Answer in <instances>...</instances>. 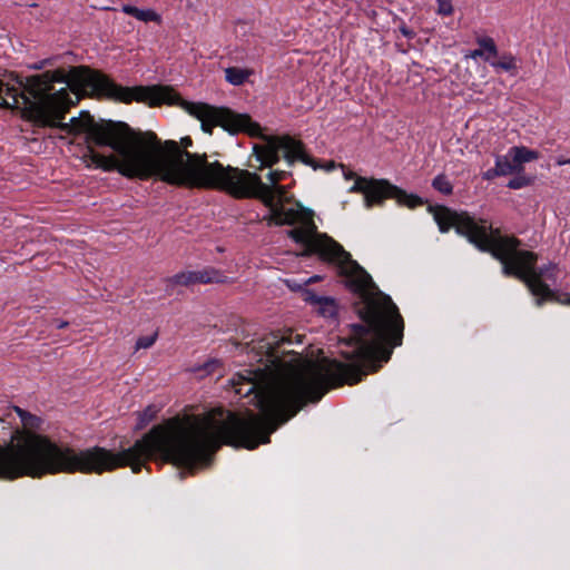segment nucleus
Masks as SVG:
<instances>
[{"label": "nucleus", "mask_w": 570, "mask_h": 570, "mask_svg": "<svg viewBox=\"0 0 570 570\" xmlns=\"http://www.w3.org/2000/svg\"><path fill=\"white\" fill-rule=\"evenodd\" d=\"M179 156L188 157L185 174L167 175L168 181L177 187L223 191L234 199L261 200L269 209L263 218L267 226H295L287 236L303 246L302 256L316 255L336 265L345 287L357 296L354 307L365 323L351 324L347 336L340 340V354L347 363L323 358L298 367L284 360L289 352L283 346L292 344L291 334L271 332L252 340L247 343L248 353L263 366L236 374L233 386L238 395L253 394L255 405L317 403L331 389L354 385L391 358L404 335V321L397 306L340 243L318 232L312 209L298 202L291 207L277 202L274 189L257 173L209 161L206 153H179Z\"/></svg>", "instance_id": "obj_1"}, {"label": "nucleus", "mask_w": 570, "mask_h": 570, "mask_svg": "<svg viewBox=\"0 0 570 570\" xmlns=\"http://www.w3.org/2000/svg\"><path fill=\"white\" fill-rule=\"evenodd\" d=\"M24 430H16L11 443L0 446V479L42 478L47 474H102L129 466L138 474L149 461L171 463L194 473L207 466L222 445L254 450V412L246 414L222 409L205 415L174 416L154 425L128 449L114 452L102 446L76 451L60 446L36 433L42 420L14 407Z\"/></svg>", "instance_id": "obj_2"}, {"label": "nucleus", "mask_w": 570, "mask_h": 570, "mask_svg": "<svg viewBox=\"0 0 570 570\" xmlns=\"http://www.w3.org/2000/svg\"><path fill=\"white\" fill-rule=\"evenodd\" d=\"M81 129L88 130V146L83 155L95 168L104 171H117L127 178L147 180L159 179L175 186L166 179L170 174H185L187 156L193 146L190 136L180 141H161L154 131L136 132L124 121L100 120L92 116L85 117Z\"/></svg>", "instance_id": "obj_3"}, {"label": "nucleus", "mask_w": 570, "mask_h": 570, "mask_svg": "<svg viewBox=\"0 0 570 570\" xmlns=\"http://www.w3.org/2000/svg\"><path fill=\"white\" fill-rule=\"evenodd\" d=\"M183 105L190 116L200 121V128L205 134L212 135L215 127H220L229 135L245 134L252 138L263 139L264 144L253 146V155L261 163L258 169L271 168L276 165L281 159V151H283V157L288 166H292L295 161H301L313 169L324 168L330 171L335 168L334 161H328L325 166H322L318 160L306 153L305 145L299 139L288 135H264L262 126L253 120L248 114H240L228 107H218L206 102L184 101Z\"/></svg>", "instance_id": "obj_4"}, {"label": "nucleus", "mask_w": 570, "mask_h": 570, "mask_svg": "<svg viewBox=\"0 0 570 570\" xmlns=\"http://www.w3.org/2000/svg\"><path fill=\"white\" fill-rule=\"evenodd\" d=\"M522 240L514 235H501L497 238V246L491 256L501 263L502 274L522 282L530 293L537 297L535 303L541 306L544 301H558L556 293L544 282H554L558 265L548 263L537 266L538 254L532 250L520 249Z\"/></svg>", "instance_id": "obj_5"}, {"label": "nucleus", "mask_w": 570, "mask_h": 570, "mask_svg": "<svg viewBox=\"0 0 570 570\" xmlns=\"http://www.w3.org/2000/svg\"><path fill=\"white\" fill-rule=\"evenodd\" d=\"M428 212L432 214L439 230L444 234L451 228L482 253L492 254L497 246V238L501 237L500 228L483 218H475L468 212H456L444 205H429Z\"/></svg>", "instance_id": "obj_6"}, {"label": "nucleus", "mask_w": 570, "mask_h": 570, "mask_svg": "<svg viewBox=\"0 0 570 570\" xmlns=\"http://www.w3.org/2000/svg\"><path fill=\"white\" fill-rule=\"evenodd\" d=\"M351 193H361L364 195L365 206H381L386 199H395L400 206L414 209L425 204V200L415 195L409 194L404 189L393 185L387 179L366 178L357 176L354 185L350 188Z\"/></svg>", "instance_id": "obj_7"}, {"label": "nucleus", "mask_w": 570, "mask_h": 570, "mask_svg": "<svg viewBox=\"0 0 570 570\" xmlns=\"http://www.w3.org/2000/svg\"><path fill=\"white\" fill-rule=\"evenodd\" d=\"M226 275L214 267H205L200 271H186L166 278L167 288L174 286H190L194 284L224 283Z\"/></svg>", "instance_id": "obj_8"}, {"label": "nucleus", "mask_w": 570, "mask_h": 570, "mask_svg": "<svg viewBox=\"0 0 570 570\" xmlns=\"http://www.w3.org/2000/svg\"><path fill=\"white\" fill-rule=\"evenodd\" d=\"M476 43L479 48L472 50L469 55L472 59L481 58L483 61L490 63L492 58L498 57V47L491 37H478Z\"/></svg>", "instance_id": "obj_9"}, {"label": "nucleus", "mask_w": 570, "mask_h": 570, "mask_svg": "<svg viewBox=\"0 0 570 570\" xmlns=\"http://www.w3.org/2000/svg\"><path fill=\"white\" fill-rule=\"evenodd\" d=\"M122 12L144 22H161V17L153 9H139L131 4H124Z\"/></svg>", "instance_id": "obj_10"}, {"label": "nucleus", "mask_w": 570, "mask_h": 570, "mask_svg": "<svg viewBox=\"0 0 570 570\" xmlns=\"http://www.w3.org/2000/svg\"><path fill=\"white\" fill-rule=\"evenodd\" d=\"M509 156L513 158L519 171L522 170V164L537 160L539 153L524 146H513L509 149Z\"/></svg>", "instance_id": "obj_11"}, {"label": "nucleus", "mask_w": 570, "mask_h": 570, "mask_svg": "<svg viewBox=\"0 0 570 570\" xmlns=\"http://www.w3.org/2000/svg\"><path fill=\"white\" fill-rule=\"evenodd\" d=\"M499 59L492 58L490 66L497 70H502L515 76L518 72V59L511 52H503Z\"/></svg>", "instance_id": "obj_12"}, {"label": "nucleus", "mask_w": 570, "mask_h": 570, "mask_svg": "<svg viewBox=\"0 0 570 570\" xmlns=\"http://www.w3.org/2000/svg\"><path fill=\"white\" fill-rule=\"evenodd\" d=\"M289 175H291V173L285 171V170H278V169L271 170L267 174V179L272 184L269 187L274 189V193L276 195V200L281 202L284 206H286L285 200L287 202V198L285 196L284 187L278 185V183L282 180H285Z\"/></svg>", "instance_id": "obj_13"}, {"label": "nucleus", "mask_w": 570, "mask_h": 570, "mask_svg": "<svg viewBox=\"0 0 570 570\" xmlns=\"http://www.w3.org/2000/svg\"><path fill=\"white\" fill-rule=\"evenodd\" d=\"M254 73L252 69L228 67L225 69V79L233 86H242Z\"/></svg>", "instance_id": "obj_14"}, {"label": "nucleus", "mask_w": 570, "mask_h": 570, "mask_svg": "<svg viewBox=\"0 0 570 570\" xmlns=\"http://www.w3.org/2000/svg\"><path fill=\"white\" fill-rule=\"evenodd\" d=\"M494 166L500 176H508V175H511L514 173H520L513 158H511V156H509V154L504 155V156L498 155L495 157Z\"/></svg>", "instance_id": "obj_15"}, {"label": "nucleus", "mask_w": 570, "mask_h": 570, "mask_svg": "<svg viewBox=\"0 0 570 570\" xmlns=\"http://www.w3.org/2000/svg\"><path fill=\"white\" fill-rule=\"evenodd\" d=\"M432 187L445 196L452 195L453 193V185L444 174H439L433 178Z\"/></svg>", "instance_id": "obj_16"}, {"label": "nucleus", "mask_w": 570, "mask_h": 570, "mask_svg": "<svg viewBox=\"0 0 570 570\" xmlns=\"http://www.w3.org/2000/svg\"><path fill=\"white\" fill-rule=\"evenodd\" d=\"M318 313L328 318H334L337 316V304L336 301L332 297H327L323 299V303L318 305Z\"/></svg>", "instance_id": "obj_17"}, {"label": "nucleus", "mask_w": 570, "mask_h": 570, "mask_svg": "<svg viewBox=\"0 0 570 570\" xmlns=\"http://www.w3.org/2000/svg\"><path fill=\"white\" fill-rule=\"evenodd\" d=\"M157 415V409L155 406H147L142 412L138 414L137 428L142 429L149 422H151Z\"/></svg>", "instance_id": "obj_18"}, {"label": "nucleus", "mask_w": 570, "mask_h": 570, "mask_svg": "<svg viewBox=\"0 0 570 570\" xmlns=\"http://www.w3.org/2000/svg\"><path fill=\"white\" fill-rule=\"evenodd\" d=\"M531 181L532 180L530 177H527L524 175H518L508 181L507 187H509L510 189H521L523 187L529 186Z\"/></svg>", "instance_id": "obj_19"}, {"label": "nucleus", "mask_w": 570, "mask_h": 570, "mask_svg": "<svg viewBox=\"0 0 570 570\" xmlns=\"http://www.w3.org/2000/svg\"><path fill=\"white\" fill-rule=\"evenodd\" d=\"M158 332H155L153 335L140 336L137 342L135 348L138 351L140 348H149L157 341Z\"/></svg>", "instance_id": "obj_20"}, {"label": "nucleus", "mask_w": 570, "mask_h": 570, "mask_svg": "<svg viewBox=\"0 0 570 570\" xmlns=\"http://www.w3.org/2000/svg\"><path fill=\"white\" fill-rule=\"evenodd\" d=\"M438 2V14L451 16L453 13L452 0H436Z\"/></svg>", "instance_id": "obj_21"}, {"label": "nucleus", "mask_w": 570, "mask_h": 570, "mask_svg": "<svg viewBox=\"0 0 570 570\" xmlns=\"http://www.w3.org/2000/svg\"><path fill=\"white\" fill-rule=\"evenodd\" d=\"M326 298V296H320L317 295L316 293H314L313 291H306L305 292V302L311 304V305H315L318 307V305L321 303H323V299Z\"/></svg>", "instance_id": "obj_22"}, {"label": "nucleus", "mask_w": 570, "mask_h": 570, "mask_svg": "<svg viewBox=\"0 0 570 570\" xmlns=\"http://www.w3.org/2000/svg\"><path fill=\"white\" fill-rule=\"evenodd\" d=\"M399 31L409 40L414 39L416 36L415 31L409 28L404 21H402L401 24L399 26Z\"/></svg>", "instance_id": "obj_23"}, {"label": "nucleus", "mask_w": 570, "mask_h": 570, "mask_svg": "<svg viewBox=\"0 0 570 570\" xmlns=\"http://www.w3.org/2000/svg\"><path fill=\"white\" fill-rule=\"evenodd\" d=\"M482 177L484 180H493L494 178L501 177V176L499 175V173L494 166L493 168H490L487 171H484Z\"/></svg>", "instance_id": "obj_24"}, {"label": "nucleus", "mask_w": 570, "mask_h": 570, "mask_svg": "<svg viewBox=\"0 0 570 570\" xmlns=\"http://www.w3.org/2000/svg\"><path fill=\"white\" fill-rule=\"evenodd\" d=\"M18 108V105H14L13 101L9 102L7 99L0 100V109H14Z\"/></svg>", "instance_id": "obj_25"}, {"label": "nucleus", "mask_w": 570, "mask_h": 570, "mask_svg": "<svg viewBox=\"0 0 570 570\" xmlns=\"http://www.w3.org/2000/svg\"><path fill=\"white\" fill-rule=\"evenodd\" d=\"M47 63H48V60L45 59V60H41L39 62L31 65L30 68L35 69V70H41Z\"/></svg>", "instance_id": "obj_26"}, {"label": "nucleus", "mask_w": 570, "mask_h": 570, "mask_svg": "<svg viewBox=\"0 0 570 570\" xmlns=\"http://www.w3.org/2000/svg\"><path fill=\"white\" fill-rule=\"evenodd\" d=\"M556 165L557 166L570 165V158H564V157L560 156L557 158Z\"/></svg>", "instance_id": "obj_27"}, {"label": "nucleus", "mask_w": 570, "mask_h": 570, "mask_svg": "<svg viewBox=\"0 0 570 570\" xmlns=\"http://www.w3.org/2000/svg\"><path fill=\"white\" fill-rule=\"evenodd\" d=\"M55 324H56V327H57L58 330H61V328L67 327L69 323H68V322H66V321H59V320H57V321H55Z\"/></svg>", "instance_id": "obj_28"}, {"label": "nucleus", "mask_w": 570, "mask_h": 570, "mask_svg": "<svg viewBox=\"0 0 570 570\" xmlns=\"http://www.w3.org/2000/svg\"><path fill=\"white\" fill-rule=\"evenodd\" d=\"M262 55H263V50H257L255 53L248 55V58L250 60H255V59H258Z\"/></svg>", "instance_id": "obj_29"}, {"label": "nucleus", "mask_w": 570, "mask_h": 570, "mask_svg": "<svg viewBox=\"0 0 570 570\" xmlns=\"http://www.w3.org/2000/svg\"><path fill=\"white\" fill-rule=\"evenodd\" d=\"M395 46H396V48H397V51H400V52H402V53H406V52H407V50H409V47H407V48H405V47L403 46V43H399V42H396V45H395Z\"/></svg>", "instance_id": "obj_30"}, {"label": "nucleus", "mask_w": 570, "mask_h": 570, "mask_svg": "<svg viewBox=\"0 0 570 570\" xmlns=\"http://www.w3.org/2000/svg\"><path fill=\"white\" fill-rule=\"evenodd\" d=\"M318 278H320L318 276H313V277H311V278L307 281V284L313 283V282L317 281Z\"/></svg>", "instance_id": "obj_31"}, {"label": "nucleus", "mask_w": 570, "mask_h": 570, "mask_svg": "<svg viewBox=\"0 0 570 570\" xmlns=\"http://www.w3.org/2000/svg\"><path fill=\"white\" fill-rule=\"evenodd\" d=\"M563 304H567V305H570V295L568 296V298L566 301L562 302Z\"/></svg>", "instance_id": "obj_32"}]
</instances>
